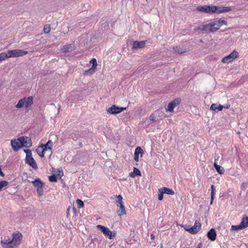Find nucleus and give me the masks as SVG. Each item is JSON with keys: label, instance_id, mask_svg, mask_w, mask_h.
Here are the masks:
<instances>
[{"label": "nucleus", "instance_id": "1", "mask_svg": "<svg viewBox=\"0 0 248 248\" xmlns=\"http://www.w3.org/2000/svg\"><path fill=\"white\" fill-rule=\"evenodd\" d=\"M22 235L21 233L13 234V238L9 237L1 238V244L3 248H14L19 245L21 241Z\"/></svg>", "mask_w": 248, "mask_h": 248}, {"label": "nucleus", "instance_id": "2", "mask_svg": "<svg viewBox=\"0 0 248 248\" xmlns=\"http://www.w3.org/2000/svg\"><path fill=\"white\" fill-rule=\"evenodd\" d=\"M33 97L29 96L28 97H24L20 99L17 104L16 105V107L17 108H20L25 107L28 109H30V107L33 104Z\"/></svg>", "mask_w": 248, "mask_h": 248}, {"label": "nucleus", "instance_id": "3", "mask_svg": "<svg viewBox=\"0 0 248 248\" xmlns=\"http://www.w3.org/2000/svg\"><path fill=\"white\" fill-rule=\"evenodd\" d=\"M24 152L26 153V157L25 158L26 163L31 166L34 169H37L38 166L36 161L32 157V153L31 150L25 149L24 150Z\"/></svg>", "mask_w": 248, "mask_h": 248}, {"label": "nucleus", "instance_id": "4", "mask_svg": "<svg viewBox=\"0 0 248 248\" xmlns=\"http://www.w3.org/2000/svg\"><path fill=\"white\" fill-rule=\"evenodd\" d=\"M17 140L20 142L21 147L29 148L32 146L31 139L28 137H20L17 139Z\"/></svg>", "mask_w": 248, "mask_h": 248}, {"label": "nucleus", "instance_id": "5", "mask_svg": "<svg viewBox=\"0 0 248 248\" xmlns=\"http://www.w3.org/2000/svg\"><path fill=\"white\" fill-rule=\"evenodd\" d=\"M8 53L9 58H11L23 56L27 55L28 52L20 49H13L8 50Z\"/></svg>", "mask_w": 248, "mask_h": 248}, {"label": "nucleus", "instance_id": "6", "mask_svg": "<svg viewBox=\"0 0 248 248\" xmlns=\"http://www.w3.org/2000/svg\"><path fill=\"white\" fill-rule=\"evenodd\" d=\"M96 228L105 235L108 236L110 239H113L116 235V232L112 233V232L107 227L101 225H98L96 226Z\"/></svg>", "mask_w": 248, "mask_h": 248}, {"label": "nucleus", "instance_id": "7", "mask_svg": "<svg viewBox=\"0 0 248 248\" xmlns=\"http://www.w3.org/2000/svg\"><path fill=\"white\" fill-rule=\"evenodd\" d=\"M184 228L186 231H188L190 233L192 234H196L201 229V224L199 221L196 220L194 225L193 227H189V226H186V227Z\"/></svg>", "mask_w": 248, "mask_h": 248}, {"label": "nucleus", "instance_id": "8", "mask_svg": "<svg viewBox=\"0 0 248 248\" xmlns=\"http://www.w3.org/2000/svg\"><path fill=\"white\" fill-rule=\"evenodd\" d=\"M126 107H119L113 105L107 109V112L110 114H117L126 109Z\"/></svg>", "mask_w": 248, "mask_h": 248}, {"label": "nucleus", "instance_id": "9", "mask_svg": "<svg viewBox=\"0 0 248 248\" xmlns=\"http://www.w3.org/2000/svg\"><path fill=\"white\" fill-rule=\"evenodd\" d=\"M214 5H203L198 6L197 7V10L198 12L207 13V14H214Z\"/></svg>", "mask_w": 248, "mask_h": 248}, {"label": "nucleus", "instance_id": "10", "mask_svg": "<svg viewBox=\"0 0 248 248\" xmlns=\"http://www.w3.org/2000/svg\"><path fill=\"white\" fill-rule=\"evenodd\" d=\"M238 56V53L233 50L231 54L224 57L221 62L223 63H229L232 62L234 59L237 58Z\"/></svg>", "mask_w": 248, "mask_h": 248}, {"label": "nucleus", "instance_id": "11", "mask_svg": "<svg viewBox=\"0 0 248 248\" xmlns=\"http://www.w3.org/2000/svg\"><path fill=\"white\" fill-rule=\"evenodd\" d=\"M214 14L222 13L228 12L232 10L231 7H224L214 5Z\"/></svg>", "mask_w": 248, "mask_h": 248}, {"label": "nucleus", "instance_id": "12", "mask_svg": "<svg viewBox=\"0 0 248 248\" xmlns=\"http://www.w3.org/2000/svg\"><path fill=\"white\" fill-rule=\"evenodd\" d=\"M181 101V100L180 98H177L172 100L171 102H170L168 104L167 111L172 112L173 111L174 108L180 103Z\"/></svg>", "mask_w": 248, "mask_h": 248}, {"label": "nucleus", "instance_id": "13", "mask_svg": "<svg viewBox=\"0 0 248 248\" xmlns=\"http://www.w3.org/2000/svg\"><path fill=\"white\" fill-rule=\"evenodd\" d=\"M146 41H135L133 43L132 49H137L138 48H142L145 46L146 44Z\"/></svg>", "mask_w": 248, "mask_h": 248}, {"label": "nucleus", "instance_id": "14", "mask_svg": "<svg viewBox=\"0 0 248 248\" xmlns=\"http://www.w3.org/2000/svg\"><path fill=\"white\" fill-rule=\"evenodd\" d=\"M143 154L144 151L140 147H137L135 150L134 159L138 162L139 161V155L140 154V156H142Z\"/></svg>", "mask_w": 248, "mask_h": 248}, {"label": "nucleus", "instance_id": "15", "mask_svg": "<svg viewBox=\"0 0 248 248\" xmlns=\"http://www.w3.org/2000/svg\"><path fill=\"white\" fill-rule=\"evenodd\" d=\"M207 238L212 241L216 240L217 233L215 230L213 228L210 229L207 233Z\"/></svg>", "mask_w": 248, "mask_h": 248}, {"label": "nucleus", "instance_id": "16", "mask_svg": "<svg viewBox=\"0 0 248 248\" xmlns=\"http://www.w3.org/2000/svg\"><path fill=\"white\" fill-rule=\"evenodd\" d=\"M11 145L13 150L15 152L17 151L21 148L20 142L19 141L17 140V139L12 140H11Z\"/></svg>", "mask_w": 248, "mask_h": 248}, {"label": "nucleus", "instance_id": "17", "mask_svg": "<svg viewBox=\"0 0 248 248\" xmlns=\"http://www.w3.org/2000/svg\"><path fill=\"white\" fill-rule=\"evenodd\" d=\"M199 30L204 31L205 33H209L213 32V30L211 29L210 23L202 25L199 27Z\"/></svg>", "mask_w": 248, "mask_h": 248}, {"label": "nucleus", "instance_id": "18", "mask_svg": "<svg viewBox=\"0 0 248 248\" xmlns=\"http://www.w3.org/2000/svg\"><path fill=\"white\" fill-rule=\"evenodd\" d=\"M33 186L36 188H43L44 186V183L39 178L35 179L31 182Z\"/></svg>", "mask_w": 248, "mask_h": 248}, {"label": "nucleus", "instance_id": "19", "mask_svg": "<svg viewBox=\"0 0 248 248\" xmlns=\"http://www.w3.org/2000/svg\"><path fill=\"white\" fill-rule=\"evenodd\" d=\"M75 49L74 46L73 44H67L63 46L62 49L63 52L67 53L71 52Z\"/></svg>", "mask_w": 248, "mask_h": 248}, {"label": "nucleus", "instance_id": "20", "mask_svg": "<svg viewBox=\"0 0 248 248\" xmlns=\"http://www.w3.org/2000/svg\"><path fill=\"white\" fill-rule=\"evenodd\" d=\"M239 224L243 229L248 227V217L246 215H244L243 216L242 220Z\"/></svg>", "mask_w": 248, "mask_h": 248}, {"label": "nucleus", "instance_id": "21", "mask_svg": "<svg viewBox=\"0 0 248 248\" xmlns=\"http://www.w3.org/2000/svg\"><path fill=\"white\" fill-rule=\"evenodd\" d=\"M117 206L120 207L119 209L117 211L118 215L119 216H122V215H125L126 212L124 206L123 205V203L117 204Z\"/></svg>", "mask_w": 248, "mask_h": 248}, {"label": "nucleus", "instance_id": "22", "mask_svg": "<svg viewBox=\"0 0 248 248\" xmlns=\"http://www.w3.org/2000/svg\"><path fill=\"white\" fill-rule=\"evenodd\" d=\"M53 145V143L51 140H48L45 144H42L40 145L41 148H44V150L47 151V150H51Z\"/></svg>", "mask_w": 248, "mask_h": 248}, {"label": "nucleus", "instance_id": "23", "mask_svg": "<svg viewBox=\"0 0 248 248\" xmlns=\"http://www.w3.org/2000/svg\"><path fill=\"white\" fill-rule=\"evenodd\" d=\"M210 23L213 32L217 31L220 27V25H219V23H218L217 20L214 21Z\"/></svg>", "mask_w": 248, "mask_h": 248}, {"label": "nucleus", "instance_id": "24", "mask_svg": "<svg viewBox=\"0 0 248 248\" xmlns=\"http://www.w3.org/2000/svg\"><path fill=\"white\" fill-rule=\"evenodd\" d=\"M173 49L178 54H182L186 51V48H184L182 46L173 47Z\"/></svg>", "mask_w": 248, "mask_h": 248}, {"label": "nucleus", "instance_id": "25", "mask_svg": "<svg viewBox=\"0 0 248 248\" xmlns=\"http://www.w3.org/2000/svg\"><path fill=\"white\" fill-rule=\"evenodd\" d=\"M141 174L140 170L137 168L134 167L133 171L129 173V176L134 178L136 176H141Z\"/></svg>", "mask_w": 248, "mask_h": 248}, {"label": "nucleus", "instance_id": "26", "mask_svg": "<svg viewBox=\"0 0 248 248\" xmlns=\"http://www.w3.org/2000/svg\"><path fill=\"white\" fill-rule=\"evenodd\" d=\"M214 166L215 168L216 169L217 171L220 174H222L224 172V168L220 166L217 165L215 162L214 163Z\"/></svg>", "mask_w": 248, "mask_h": 248}, {"label": "nucleus", "instance_id": "27", "mask_svg": "<svg viewBox=\"0 0 248 248\" xmlns=\"http://www.w3.org/2000/svg\"><path fill=\"white\" fill-rule=\"evenodd\" d=\"M223 106L219 105L217 106V104H213L210 107V109L216 111H221L222 110Z\"/></svg>", "mask_w": 248, "mask_h": 248}, {"label": "nucleus", "instance_id": "28", "mask_svg": "<svg viewBox=\"0 0 248 248\" xmlns=\"http://www.w3.org/2000/svg\"><path fill=\"white\" fill-rule=\"evenodd\" d=\"M161 189L163 191L164 194H167L170 195H173L174 194V191L172 189L169 188L168 187H163L161 188Z\"/></svg>", "mask_w": 248, "mask_h": 248}, {"label": "nucleus", "instance_id": "29", "mask_svg": "<svg viewBox=\"0 0 248 248\" xmlns=\"http://www.w3.org/2000/svg\"><path fill=\"white\" fill-rule=\"evenodd\" d=\"M211 201L210 204H212L215 197V188L214 185H212L211 186Z\"/></svg>", "mask_w": 248, "mask_h": 248}, {"label": "nucleus", "instance_id": "30", "mask_svg": "<svg viewBox=\"0 0 248 248\" xmlns=\"http://www.w3.org/2000/svg\"><path fill=\"white\" fill-rule=\"evenodd\" d=\"M36 151L40 156H41V157H43L45 155V152L46 151L44 150V148H41V147H40V146H39L38 147L37 149L36 150Z\"/></svg>", "mask_w": 248, "mask_h": 248}, {"label": "nucleus", "instance_id": "31", "mask_svg": "<svg viewBox=\"0 0 248 248\" xmlns=\"http://www.w3.org/2000/svg\"><path fill=\"white\" fill-rule=\"evenodd\" d=\"M7 58H9L8 52H2L0 53V62L4 61V60Z\"/></svg>", "mask_w": 248, "mask_h": 248}, {"label": "nucleus", "instance_id": "32", "mask_svg": "<svg viewBox=\"0 0 248 248\" xmlns=\"http://www.w3.org/2000/svg\"><path fill=\"white\" fill-rule=\"evenodd\" d=\"M95 69H94V68L91 67V68H90L89 69L85 70L84 71V74L85 75H91L95 72Z\"/></svg>", "mask_w": 248, "mask_h": 248}, {"label": "nucleus", "instance_id": "33", "mask_svg": "<svg viewBox=\"0 0 248 248\" xmlns=\"http://www.w3.org/2000/svg\"><path fill=\"white\" fill-rule=\"evenodd\" d=\"M48 180L51 182H56L57 181V177L55 174H52L49 176Z\"/></svg>", "mask_w": 248, "mask_h": 248}, {"label": "nucleus", "instance_id": "34", "mask_svg": "<svg viewBox=\"0 0 248 248\" xmlns=\"http://www.w3.org/2000/svg\"><path fill=\"white\" fill-rule=\"evenodd\" d=\"M50 25H45L44 27V31L45 33L47 34L50 32Z\"/></svg>", "mask_w": 248, "mask_h": 248}, {"label": "nucleus", "instance_id": "35", "mask_svg": "<svg viewBox=\"0 0 248 248\" xmlns=\"http://www.w3.org/2000/svg\"><path fill=\"white\" fill-rule=\"evenodd\" d=\"M78 207L79 208H83L84 207V204L83 202L80 199H77L76 201Z\"/></svg>", "mask_w": 248, "mask_h": 248}, {"label": "nucleus", "instance_id": "36", "mask_svg": "<svg viewBox=\"0 0 248 248\" xmlns=\"http://www.w3.org/2000/svg\"><path fill=\"white\" fill-rule=\"evenodd\" d=\"M90 63L92 64V67L95 69L97 65L96 60L95 58H93L91 60Z\"/></svg>", "mask_w": 248, "mask_h": 248}, {"label": "nucleus", "instance_id": "37", "mask_svg": "<svg viewBox=\"0 0 248 248\" xmlns=\"http://www.w3.org/2000/svg\"><path fill=\"white\" fill-rule=\"evenodd\" d=\"M8 182L6 181H1L0 182V191L2 189L3 187L8 185Z\"/></svg>", "mask_w": 248, "mask_h": 248}, {"label": "nucleus", "instance_id": "38", "mask_svg": "<svg viewBox=\"0 0 248 248\" xmlns=\"http://www.w3.org/2000/svg\"><path fill=\"white\" fill-rule=\"evenodd\" d=\"M164 194V193L162 190V189L161 188L159 189V193H158V198L159 201H161L162 200H163Z\"/></svg>", "mask_w": 248, "mask_h": 248}, {"label": "nucleus", "instance_id": "39", "mask_svg": "<svg viewBox=\"0 0 248 248\" xmlns=\"http://www.w3.org/2000/svg\"><path fill=\"white\" fill-rule=\"evenodd\" d=\"M242 229H243L240 224H239L238 225H232L231 227V230H242Z\"/></svg>", "mask_w": 248, "mask_h": 248}, {"label": "nucleus", "instance_id": "40", "mask_svg": "<svg viewBox=\"0 0 248 248\" xmlns=\"http://www.w3.org/2000/svg\"><path fill=\"white\" fill-rule=\"evenodd\" d=\"M217 21L218 23H219V25H220V27L222 26L223 25H227V21L224 20L219 19V20H217Z\"/></svg>", "mask_w": 248, "mask_h": 248}, {"label": "nucleus", "instance_id": "41", "mask_svg": "<svg viewBox=\"0 0 248 248\" xmlns=\"http://www.w3.org/2000/svg\"><path fill=\"white\" fill-rule=\"evenodd\" d=\"M36 191L40 196H41L43 195V188H36Z\"/></svg>", "mask_w": 248, "mask_h": 248}, {"label": "nucleus", "instance_id": "42", "mask_svg": "<svg viewBox=\"0 0 248 248\" xmlns=\"http://www.w3.org/2000/svg\"><path fill=\"white\" fill-rule=\"evenodd\" d=\"M117 199L118 200L117 201V202L118 203V204L123 203V202H122L123 197L121 195H119L118 196H117Z\"/></svg>", "mask_w": 248, "mask_h": 248}, {"label": "nucleus", "instance_id": "43", "mask_svg": "<svg viewBox=\"0 0 248 248\" xmlns=\"http://www.w3.org/2000/svg\"><path fill=\"white\" fill-rule=\"evenodd\" d=\"M149 119H150V121H153V122H155V121H156L155 119V115L154 114H152L150 116Z\"/></svg>", "mask_w": 248, "mask_h": 248}, {"label": "nucleus", "instance_id": "44", "mask_svg": "<svg viewBox=\"0 0 248 248\" xmlns=\"http://www.w3.org/2000/svg\"><path fill=\"white\" fill-rule=\"evenodd\" d=\"M63 175V171L62 170H58V176L60 177V178H61V177Z\"/></svg>", "mask_w": 248, "mask_h": 248}, {"label": "nucleus", "instance_id": "45", "mask_svg": "<svg viewBox=\"0 0 248 248\" xmlns=\"http://www.w3.org/2000/svg\"><path fill=\"white\" fill-rule=\"evenodd\" d=\"M202 246V243H200L198 244L197 247L196 248H201Z\"/></svg>", "mask_w": 248, "mask_h": 248}, {"label": "nucleus", "instance_id": "46", "mask_svg": "<svg viewBox=\"0 0 248 248\" xmlns=\"http://www.w3.org/2000/svg\"><path fill=\"white\" fill-rule=\"evenodd\" d=\"M69 210H70V207H69L67 210V211H66V214H67V217H68L69 216Z\"/></svg>", "mask_w": 248, "mask_h": 248}, {"label": "nucleus", "instance_id": "47", "mask_svg": "<svg viewBox=\"0 0 248 248\" xmlns=\"http://www.w3.org/2000/svg\"><path fill=\"white\" fill-rule=\"evenodd\" d=\"M156 112H157V113H158L159 115H160L159 113H162V112H161V111H159V110L156 111Z\"/></svg>", "mask_w": 248, "mask_h": 248}, {"label": "nucleus", "instance_id": "48", "mask_svg": "<svg viewBox=\"0 0 248 248\" xmlns=\"http://www.w3.org/2000/svg\"><path fill=\"white\" fill-rule=\"evenodd\" d=\"M151 238L152 239H154L155 238V236L153 234L151 235Z\"/></svg>", "mask_w": 248, "mask_h": 248}, {"label": "nucleus", "instance_id": "49", "mask_svg": "<svg viewBox=\"0 0 248 248\" xmlns=\"http://www.w3.org/2000/svg\"><path fill=\"white\" fill-rule=\"evenodd\" d=\"M229 107H230V106H229H229H226V108H229Z\"/></svg>", "mask_w": 248, "mask_h": 248}, {"label": "nucleus", "instance_id": "50", "mask_svg": "<svg viewBox=\"0 0 248 248\" xmlns=\"http://www.w3.org/2000/svg\"><path fill=\"white\" fill-rule=\"evenodd\" d=\"M73 210H74V211H75V210H76V208L74 207V208H73Z\"/></svg>", "mask_w": 248, "mask_h": 248}]
</instances>
